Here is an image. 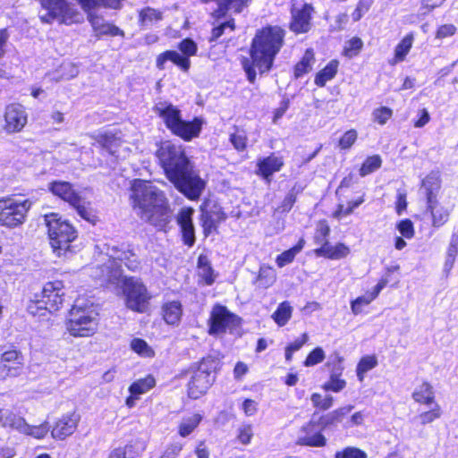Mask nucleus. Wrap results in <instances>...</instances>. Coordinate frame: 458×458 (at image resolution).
I'll return each instance as SVG.
<instances>
[{
	"label": "nucleus",
	"mask_w": 458,
	"mask_h": 458,
	"mask_svg": "<svg viewBox=\"0 0 458 458\" xmlns=\"http://www.w3.org/2000/svg\"><path fill=\"white\" fill-rule=\"evenodd\" d=\"M31 206L29 199L19 200L12 196L0 198V225L9 229L22 225Z\"/></svg>",
	"instance_id": "obj_14"
},
{
	"label": "nucleus",
	"mask_w": 458,
	"mask_h": 458,
	"mask_svg": "<svg viewBox=\"0 0 458 458\" xmlns=\"http://www.w3.org/2000/svg\"><path fill=\"white\" fill-rule=\"evenodd\" d=\"M221 365L218 357L208 354L193 363L188 369L181 371V377L191 373L187 383V395L190 399H199L208 393L215 382L216 374L220 370Z\"/></svg>",
	"instance_id": "obj_5"
},
{
	"label": "nucleus",
	"mask_w": 458,
	"mask_h": 458,
	"mask_svg": "<svg viewBox=\"0 0 458 458\" xmlns=\"http://www.w3.org/2000/svg\"><path fill=\"white\" fill-rule=\"evenodd\" d=\"M130 199L138 216L157 232L167 233L171 229L173 210L165 193L148 185L147 181L135 179L131 182Z\"/></svg>",
	"instance_id": "obj_3"
},
{
	"label": "nucleus",
	"mask_w": 458,
	"mask_h": 458,
	"mask_svg": "<svg viewBox=\"0 0 458 458\" xmlns=\"http://www.w3.org/2000/svg\"><path fill=\"white\" fill-rule=\"evenodd\" d=\"M440 188V181L433 176H426L421 181V189L424 191L427 206L438 202L437 195Z\"/></svg>",
	"instance_id": "obj_36"
},
{
	"label": "nucleus",
	"mask_w": 458,
	"mask_h": 458,
	"mask_svg": "<svg viewBox=\"0 0 458 458\" xmlns=\"http://www.w3.org/2000/svg\"><path fill=\"white\" fill-rule=\"evenodd\" d=\"M121 288L127 309L136 313H145L148 310L152 295L141 278L124 276Z\"/></svg>",
	"instance_id": "obj_11"
},
{
	"label": "nucleus",
	"mask_w": 458,
	"mask_h": 458,
	"mask_svg": "<svg viewBox=\"0 0 458 458\" xmlns=\"http://www.w3.org/2000/svg\"><path fill=\"white\" fill-rule=\"evenodd\" d=\"M153 110L174 136L185 142L199 137L204 124L202 117L194 116L190 121L183 120L182 111L172 103L166 102L155 106Z\"/></svg>",
	"instance_id": "obj_4"
},
{
	"label": "nucleus",
	"mask_w": 458,
	"mask_h": 458,
	"mask_svg": "<svg viewBox=\"0 0 458 458\" xmlns=\"http://www.w3.org/2000/svg\"><path fill=\"white\" fill-rule=\"evenodd\" d=\"M194 208L183 207L180 208L176 216V223L180 228L182 243L191 248L196 242L195 226L193 223Z\"/></svg>",
	"instance_id": "obj_22"
},
{
	"label": "nucleus",
	"mask_w": 458,
	"mask_h": 458,
	"mask_svg": "<svg viewBox=\"0 0 458 458\" xmlns=\"http://www.w3.org/2000/svg\"><path fill=\"white\" fill-rule=\"evenodd\" d=\"M131 349L140 357L154 358V349L142 338L135 337L130 343Z\"/></svg>",
	"instance_id": "obj_44"
},
{
	"label": "nucleus",
	"mask_w": 458,
	"mask_h": 458,
	"mask_svg": "<svg viewBox=\"0 0 458 458\" xmlns=\"http://www.w3.org/2000/svg\"><path fill=\"white\" fill-rule=\"evenodd\" d=\"M365 201V193H362L360 196L352 199L347 203L345 207L344 204H337L335 211L332 213V216L335 219H341L347 216L352 215L354 210L359 208Z\"/></svg>",
	"instance_id": "obj_40"
},
{
	"label": "nucleus",
	"mask_w": 458,
	"mask_h": 458,
	"mask_svg": "<svg viewBox=\"0 0 458 458\" xmlns=\"http://www.w3.org/2000/svg\"><path fill=\"white\" fill-rule=\"evenodd\" d=\"M81 421V415L72 411L61 415L51 427V437L58 441H63L74 434Z\"/></svg>",
	"instance_id": "obj_19"
},
{
	"label": "nucleus",
	"mask_w": 458,
	"mask_h": 458,
	"mask_svg": "<svg viewBox=\"0 0 458 458\" xmlns=\"http://www.w3.org/2000/svg\"><path fill=\"white\" fill-rule=\"evenodd\" d=\"M293 315V307L290 302L284 301L279 303L271 318L278 327L285 326L291 319Z\"/></svg>",
	"instance_id": "obj_41"
},
{
	"label": "nucleus",
	"mask_w": 458,
	"mask_h": 458,
	"mask_svg": "<svg viewBox=\"0 0 458 458\" xmlns=\"http://www.w3.org/2000/svg\"><path fill=\"white\" fill-rule=\"evenodd\" d=\"M309 334L304 332L294 341L289 343L284 348L285 360L290 362L295 352L301 350L309 341Z\"/></svg>",
	"instance_id": "obj_49"
},
{
	"label": "nucleus",
	"mask_w": 458,
	"mask_h": 458,
	"mask_svg": "<svg viewBox=\"0 0 458 458\" xmlns=\"http://www.w3.org/2000/svg\"><path fill=\"white\" fill-rule=\"evenodd\" d=\"M3 117V130L7 134L21 132L28 123L26 108L20 103H10L6 105Z\"/></svg>",
	"instance_id": "obj_18"
},
{
	"label": "nucleus",
	"mask_w": 458,
	"mask_h": 458,
	"mask_svg": "<svg viewBox=\"0 0 458 458\" xmlns=\"http://www.w3.org/2000/svg\"><path fill=\"white\" fill-rule=\"evenodd\" d=\"M120 134L121 131L114 132L106 131L91 134L90 138L94 140V144H96L98 148L114 156L123 141Z\"/></svg>",
	"instance_id": "obj_25"
},
{
	"label": "nucleus",
	"mask_w": 458,
	"mask_h": 458,
	"mask_svg": "<svg viewBox=\"0 0 458 458\" xmlns=\"http://www.w3.org/2000/svg\"><path fill=\"white\" fill-rule=\"evenodd\" d=\"M358 140V131L355 129L347 130L339 138L337 141V148L341 151H346L352 148Z\"/></svg>",
	"instance_id": "obj_55"
},
{
	"label": "nucleus",
	"mask_w": 458,
	"mask_h": 458,
	"mask_svg": "<svg viewBox=\"0 0 458 458\" xmlns=\"http://www.w3.org/2000/svg\"><path fill=\"white\" fill-rule=\"evenodd\" d=\"M326 358L324 350L321 347H315L306 356L302 364L304 367H313L321 363Z\"/></svg>",
	"instance_id": "obj_58"
},
{
	"label": "nucleus",
	"mask_w": 458,
	"mask_h": 458,
	"mask_svg": "<svg viewBox=\"0 0 458 458\" xmlns=\"http://www.w3.org/2000/svg\"><path fill=\"white\" fill-rule=\"evenodd\" d=\"M197 267L199 269V276L200 277L199 282L205 285H212L216 281V274L206 255L200 254L198 257Z\"/></svg>",
	"instance_id": "obj_35"
},
{
	"label": "nucleus",
	"mask_w": 458,
	"mask_h": 458,
	"mask_svg": "<svg viewBox=\"0 0 458 458\" xmlns=\"http://www.w3.org/2000/svg\"><path fill=\"white\" fill-rule=\"evenodd\" d=\"M167 61L172 62L184 72H187L191 68V60L174 50H165L157 55L156 58V67L160 71L164 70Z\"/></svg>",
	"instance_id": "obj_28"
},
{
	"label": "nucleus",
	"mask_w": 458,
	"mask_h": 458,
	"mask_svg": "<svg viewBox=\"0 0 458 458\" xmlns=\"http://www.w3.org/2000/svg\"><path fill=\"white\" fill-rule=\"evenodd\" d=\"M344 357L338 353L332 359L325 363V367L327 368L330 374H344Z\"/></svg>",
	"instance_id": "obj_63"
},
{
	"label": "nucleus",
	"mask_w": 458,
	"mask_h": 458,
	"mask_svg": "<svg viewBox=\"0 0 458 458\" xmlns=\"http://www.w3.org/2000/svg\"><path fill=\"white\" fill-rule=\"evenodd\" d=\"M50 430V427L47 422L38 426H31L26 423L22 434L30 436L36 439H43Z\"/></svg>",
	"instance_id": "obj_56"
},
{
	"label": "nucleus",
	"mask_w": 458,
	"mask_h": 458,
	"mask_svg": "<svg viewBox=\"0 0 458 458\" xmlns=\"http://www.w3.org/2000/svg\"><path fill=\"white\" fill-rule=\"evenodd\" d=\"M382 162V158L378 154L368 156L360 166L359 174L364 177L374 173L381 167Z\"/></svg>",
	"instance_id": "obj_43"
},
{
	"label": "nucleus",
	"mask_w": 458,
	"mask_h": 458,
	"mask_svg": "<svg viewBox=\"0 0 458 458\" xmlns=\"http://www.w3.org/2000/svg\"><path fill=\"white\" fill-rule=\"evenodd\" d=\"M242 318L232 312L220 303L213 305L207 320L208 334L212 336H220L227 332L233 333L242 325Z\"/></svg>",
	"instance_id": "obj_15"
},
{
	"label": "nucleus",
	"mask_w": 458,
	"mask_h": 458,
	"mask_svg": "<svg viewBox=\"0 0 458 458\" xmlns=\"http://www.w3.org/2000/svg\"><path fill=\"white\" fill-rule=\"evenodd\" d=\"M229 30L231 32L234 31L236 29L235 20L232 17L228 18L226 21L219 23L218 25L213 27L211 29L209 41H216L220 37L225 34V30Z\"/></svg>",
	"instance_id": "obj_54"
},
{
	"label": "nucleus",
	"mask_w": 458,
	"mask_h": 458,
	"mask_svg": "<svg viewBox=\"0 0 458 458\" xmlns=\"http://www.w3.org/2000/svg\"><path fill=\"white\" fill-rule=\"evenodd\" d=\"M393 116V110L387 106H379L373 110L372 117L374 123L385 125Z\"/></svg>",
	"instance_id": "obj_60"
},
{
	"label": "nucleus",
	"mask_w": 458,
	"mask_h": 458,
	"mask_svg": "<svg viewBox=\"0 0 458 458\" xmlns=\"http://www.w3.org/2000/svg\"><path fill=\"white\" fill-rule=\"evenodd\" d=\"M203 417L199 413H194L191 417L184 418L177 427V433L181 437H186L192 434L199 426Z\"/></svg>",
	"instance_id": "obj_39"
},
{
	"label": "nucleus",
	"mask_w": 458,
	"mask_h": 458,
	"mask_svg": "<svg viewBox=\"0 0 458 458\" xmlns=\"http://www.w3.org/2000/svg\"><path fill=\"white\" fill-rule=\"evenodd\" d=\"M67 333L73 337L92 336L98 328V322L88 307L72 305L64 321Z\"/></svg>",
	"instance_id": "obj_13"
},
{
	"label": "nucleus",
	"mask_w": 458,
	"mask_h": 458,
	"mask_svg": "<svg viewBox=\"0 0 458 458\" xmlns=\"http://www.w3.org/2000/svg\"><path fill=\"white\" fill-rule=\"evenodd\" d=\"M42 8L47 13L40 17L43 23H51L59 19L60 23L72 25L79 21L80 13L68 0H39Z\"/></svg>",
	"instance_id": "obj_16"
},
{
	"label": "nucleus",
	"mask_w": 458,
	"mask_h": 458,
	"mask_svg": "<svg viewBox=\"0 0 458 458\" xmlns=\"http://www.w3.org/2000/svg\"><path fill=\"white\" fill-rule=\"evenodd\" d=\"M48 191L55 197L68 203L83 220L93 225L99 221L98 211L91 202L86 200L70 182L52 181L48 183Z\"/></svg>",
	"instance_id": "obj_7"
},
{
	"label": "nucleus",
	"mask_w": 458,
	"mask_h": 458,
	"mask_svg": "<svg viewBox=\"0 0 458 458\" xmlns=\"http://www.w3.org/2000/svg\"><path fill=\"white\" fill-rule=\"evenodd\" d=\"M334 458H368V454L360 448L347 446L341 451H337Z\"/></svg>",
	"instance_id": "obj_59"
},
{
	"label": "nucleus",
	"mask_w": 458,
	"mask_h": 458,
	"mask_svg": "<svg viewBox=\"0 0 458 458\" xmlns=\"http://www.w3.org/2000/svg\"><path fill=\"white\" fill-rule=\"evenodd\" d=\"M313 13L314 7L308 3L300 8H292L289 30L296 35L308 33L311 29Z\"/></svg>",
	"instance_id": "obj_21"
},
{
	"label": "nucleus",
	"mask_w": 458,
	"mask_h": 458,
	"mask_svg": "<svg viewBox=\"0 0 458 458\" xmlns=\"http://www.w3.org/2000/svg\"><path fill=\"white\" fill-rule=\"evenodd\" d=\"M297 196H298V191H295L294 189H292L284 196V198L283 199L281 203L277 206L276 210L281 214L289 213L297 201Z\"/></svg>",
	"instance_id": "obj_57"
},
{
	"label": "nucleus",
	"mask_w": 458,
	"mask_h": 458,
	"mask_svg": "<svg viewBox=\"0 0 458 458\" xmlns=\"http://www.w3.org/2000/svg\"><path fill=\"white\" fill-rule=\"evenodd\" d=\"M183 448L181 443L168 445L159 458H177Z\"/></svg>",
	"instance_id": "obj_64"
},
{
	"label": "nucleus",
	"mask_w": 458,
	"mask_h": 458,
	"mask_svg": "<svg viewBox=\"0 0 458 458\" xmlns=\"http://www.w3.org/2000/svg\"><path fill=\"white\" fill-rule=\"evenodd\" d=\"M310 401L313 407L319 411L329 410L335 403V399L332 395L327 394L323 396L320 393H312L310 394Z\"/></svg>",
	"instance_id": "obj_53"
},
{
	"label": "nucleus",
	"mask_w": 458,
	"mask_h": 458,
	"mask_svg": "<svg viewBox=\"0 0 458 458\" xmlns=\"http://www.w3.org/2000/svg\"><path fill=\"white\" fill-rule=\"evenodd\" d=\"M159 166L166 179L191 201H198L207 182L194 170L185 148L179 143L167 140L160 141L155 152Z\"/></svg>",
	"instance_id": "obj_1"
},
{
	"label": "nucleus",
	"mask_w": 458,
	"mask_h": 458,
	"mask_svg": "<svg viewBox=\"0 0 458 458\" xmlns=\"http://www.w3.org/2000/svg\"><path fill=\"white\" fill-rule=\"evenodd\" d=\"M346 386L347 382L343 378V374H330L328 380L321 386V388L326 392L339 393Z\"/></svg>",
	"instance_id": "obj_45"
},
{
	"label": "nucleus",
	"mask_w": 458,
	"mask_h": 458,
	"mask_svg": "<svg viewBox=\"0 0 458 458\" xmlns=\"http://www.w3.org/2000/svg\"><path fill=\"white\" fill-rule=\"evenodd\" d=\"M315 62L314 50L307 48L301 59L293 66V78L298 80L310 73L313 69Z\"/></svg>",
	"instance_id": "obj_31"
},
{
	"label": "nucleus",
	"mask_w": 458,
	"mask_h": 458,
	"mask_svg": "<svg viewBox=\"0 0 458 458\" xmlns=\"http://www.w3.org/2000/svg\"><path fill=\"white\" fill-rule=\"evenodd\" d=\"M43 220L53 252L58 257L72 252V243L78 238L76 227L56 212L45 214Z\"/></svg>",
	"instance_id": "obj_6"
},
{
	"label": "nucleus",
	"mask_w": 458,
	"mask_h": 458,
	"mask_svg": "<svg viewBox=\"0 0 458 458\" xmlns=\"http://www.w3.org/2000/svg\"><path fill=\"white\" fill-rule=\"evenodd\" d=\"M340 62L337 59L330 60L325 67L320 69L314 76V83L318 88L326 86L327 82L332 81L337 74Z\"/></svg>",
	"instance_id": "obj_34"
},
{
	"label": "nucleus",
	"mask_w": 458,
	"mask_h": 458,
	"mask_svg": "<svg viewBox=\"0 0 458 458\" xmlns=\"http://www.w3.org/2000/svg\"><path fill=\"white\" fill-rule=\"evenodd\" d=\"M414 38L415 35L412 31L403 37L394 47L393 58L389 61L391 65L402 63L406 59V56L413 46Z\"/></svg>",
	"instance_id": "obj_33"
},
{
	"label": "nucleus",
	"mask_w": 458,
	"mask_h": 458,
	"mask_svg": "<svg viewBox=\"0 0 458 458\" xmlns=\"http://www.w3.org/2000/svg\"><path fill=\"white\" fill-rule=\"evenodd\" d=\"M81 8L88 13L87 18L90 23L94 35L100 38L104 36L124 38L125 33L114 23L106 22L101 15L90 13L98 5L111 9H120L123 0H77Z\"/></svg>",
	"instance_id": "obj_9"
},
{
	"label": "nucleus",
	"mask_w": 458,
	"mask_h": 458,
	"mask_svg": "<svg viewBox=\"0 0 458 458\" xmlns=\"http://www.w3.org/2000/svg\"><path fill=\"white\" fill-rule=\"evenodd\" d=\"M24 365L21 351L12 347L0 356V378L14 377L21 375Z\"/></svg>",
	"instance_id": "obj_20"
},
{
	"label": "nucleus",
	"mask_w": 458,
	"mask_h": 458,
	"mask_svg": "<svg viewBox=\"0 0 458 458\" xmlns=\"http://www.w3.org/2000/svg\"><path fill=\"white\" fill-rule=\"evenodd\" d=\"M331 233L328 222L320 219L316 224L313 234V242L318 245L313 252L317 257H322L331 260L345 259L351 252L350 248L344 242H338L331 245L328 238Z\"/></svg>",
	"instance_id": "obj_12"
},
{
	"label": "nucleus",
	"mask_w": 458,
	"mask_h": 458,
	"mask_svg": "<svg viewBox=\"0 0 458 458\" xmlns=\"http://www.w3.org/2000/svg\"><path fill=\"white\" fill-rule=\"evenodd\" d=\"M285 30L280 25L267 24L256 30L249 48L248 56L241 59V65L247 81L254 84L258 75L268 73L285 43Z\"/></svg>",
	"instance_id": "obj_2"
},
{
	"label": "nucleus",
	"mask_w": 458,
	"mask_h": 458,
	"mask_svg": "<svg viewBox=\"0 0 458 458\" xmlns=\"http://www.w3.org/2000/svg\"><path fill=\"white\" fill-rule=\"evenodd\" d=\"M388 279L382 277L378 280L377 284L373 287L372 291L365 296H359L351 301V310L354 315L361 313V305H369L371 301L376 300L380 292L387 285Z\"/></svg>",
	"instance_id": "obj_29"
},
{
	"label": "nucleus",
	"mask_w": 458,
	"mask_h": 458,
	"mask_svg": "<svg viewBox=\"0 0 458 458\" xmlns=\"http://www.w3.org/2000/svg\"><path fill=\"white\" fill-rule=\"evenodd\" d=\"M378 364L376 355H365L362 356L356 366V375L358 380L362 382L365 378V374L376 368Z\"/></svg>",
	"instance_id": "obj_42"
},
{
	"label": "nucleus",
	"mask_w": 458,
	"mask_h": 458,
	"mask_svg": "<svg viewBox=\"0 0 458 458\" xmlns=\"http://www.w3.org/2000/svg\"><path fill=\"white\" fill-rule=\"evenodd\" d=\"M411 398L418 405L428 407V410L421 411L416 416L420 426L425 427L441 419L443 409L436 399V393L430 382L423 380L412 391Z\"/></svg>",
	"instance_id": "obj_10"
},
{
	"label": "nucleus",
	"mask_w": 458,
	"mask_h": 458,
	"mask_svg": "<svg viewBox=\"0 0 458 458\" xmlns=\"http://www.w3.org/2000/svg\"><path fill=\"white\" fill-rule=\"evenodd\" d=\"M276 281L275 273L270 267L262 266L259 267L256 282L259 283V287L267 289Z\"/></svg>",
	"instance_id": "obj_51"
},
{
	"label": "nucleus",
	"mask_w": 458,
	"mask_h": 458,
	"mask_svg": "<svg viewBox=\"0 0 458 458\" xmlns=\"http://www.w3.org/2000/svg\"><path fill=\"white\" fill-rule=\"evenodd\" d=\"M183 315V307L179 300L165 301L160 306V317L168 326L177 327L180 325Z\"/></svg>",
	"instance_id": "obj_27"
},
{
	"label": "nucleus",
	"mask_w": 458,
	"mask_h": 458,
	"mask_svg": "<svg viewBox=\"0 0 458 458\" xmlns=\"http://www.w3.org/2000/svg\"><path fill=\"white\" fill-rule=\"evenodd\" d=\"M302 435L298 438L297 444L310 447H324L327 445V438L322 434L321 428L315 419V413L312 418L306 422L301 428Z\"/></svg>",
	"instance_id": "obj_23"
},
{
	"label": "nucleus",
	"mask_w": 458,
	"mask_h": 458,
	"mask_svg": "<svg viewBox=\"0 0 458 458\" xmlns=\"http://www.w3.org/2000/svg\"><path fill=\"white\" fill-rule=\"evenodd\" d=\"M426 208L430 214L431 225L434 228H440L449 221L452 208L443 206L439 201Z\"/></svg>",
	"instance_id": "obj_32"
},
{
	"label": "nucleus",
	"mask_w": 458,
	"mask_h": 458,
	"mask_svg": "<svg viewBox=\"0 0 458 458\" xmlns=\"http://www.w3.org/2000/svg\"><path fill=\"white\" fill-rule=\"evenodd\" d=\"M396 228L403 237L411 239L415 235V229L412 221L410 218L400 220L396 224Z\"/></svg>",
	"instance_id": "obj_62"
},
{
	"label": "nucleus",
	"mask_w": 458,
	"mask_h": 458,
	"mask_svg": "<svg viewBox=\"0 0 458 458\" xmlns=\"http://www.w3.org/2000/svg\"><path fill=\"white\" fill-rule=\"evenodd\" d=\"M140 454V452L136 449L135 445L128 443L123 446L112 449L107 458H136Z\"/></svg>",
	"instance_id": "obj_46"
},
{
	"label": "nucleus",
	"mask_w": 458,
	"mask_h": 458,
	"mask_svg": "<svg viewBox=\"0 0 458 458\" xmlns=\"http://www.w3.org/2000/svg\"><path fill=\"white\" fill-rule=\"evenodd\" d=\"M352 408L353 406L352 405L337 408L328 413L321 414L316 421L321 430L335 427L343 421L344 417L347 415Z\"/></svg>",
	"instance_id": "obj_30"
},
{
	"label": "nucleus",
	"mask_w": 458,
	"mask_h": 458,
	"mask_svg": "<svg viewBox=\"0 0 458 458\" xmlns=\"http://www.w3.org/2000/svg\"><path fill=\"white\" fill-rule=\"evenodd\" d=\"M64 284L62 280L47 282L39 293H36L27 306L32 316L43 317L62 309L64 302Z\"/></svg>",
	"instance_id": "obj_8"
},
{
	"label": "nucleus",
	"mask_w": 458,
	"mask_h": 458,
	"mask_svg": "<svg viewBox=\"0 0 458 458\" xmlns=\"http://www.w3.org/2000/svg\"><path fill=\"white\" fill-rule=\"evenodd\" d=\"M161 20H163V13L157 9L147 6L139 12V23L140 25L157 22Z\"/></svg>",
	"instance_id": "obj_48"
},
{
	"label": "nucleus",
	"mask_w": 458,
	"mask_h": 458,
	"mask_svg": "<svg viewBox=\"0 0 458 458\" xmlns=\"http://www.w3.org/2000/svg\"><path fill=\"white\" fill-rule=\"evenodd\" d=\"M178 48L182 53V55L187 56L189 59L191 56L196 55L198 52V46L191 38H185L181 40L178 44Z\"/></svg>",
	"instance_id": "obj_61"
},
{
	"label": "nucleus",
	"mask_w": 458,
	"mask_h": 458,
	"mask_svg": "<svg viewBox=\"0 0 458 458\" xmlns=\"http://www.w3.org/2000/svg\"><path fill=\"white\" fill-rule=\"evenodd\" d=\"M250 2L251 0H221L218 6L212 11L210 16L218 21L227 18L229 13L239 14L248 8Z\"/></svg>",
	"instance_id": "obj_26"
},
{
	"label": "nucleus",
	"mask_w": 458,
	"mask_h": 458,
	"mask_svg": "<svg viewBox=\"0 0 458 458\" xmlns=\"http://www.w3.org/2000/svg\"><path fill=\"white\" fill-rule=\"evenodd\" d=\"M229 141L238 152H243L248 147V135L246 131L235 126V130L229 136Z\"/></svg>",
	"instance_id": "obj_47"
},
{
	"label": "nucleus",
	"mask_w": 458,
	"mask_h": 458,
	"mask_svg": "<svg viewBox=\"0 0 458 458\" xmlns=\"http://www.w3.org/2000/svg\"><path fill=\"white\" fill-rule=\"evenodd\" d=\"M26 423L27 422L23 417L11 411L5 416L4 419L3 418L1 426L22 433Z\"/></svg>",
	"instance_id": "obj_50"
},
{
	"label": "nucleus",
	"mask_w": 458,
	"mask_h": 458,
	"mask_svg": "<svg viewBox=\"0 0 458 458\" xmlns=\"http://www.w3.org/2000/svg\"><path fill=\"white\" fill-rule=\"evenodd\" d=\"M255 437L254 427L250 422H242L234 432L233 441L243 446L250 445Z\"/></svg>",
	"instance_id": "obj_37"
},
{
	"label": "nucleus",
	"mask_w": 458,
	"mask_h": 458,
	"mask_svg": "<svg viewBox=\"0 0 458 458\" xmlns=\"http://www.w3.org/2000/svg\"><path fill=\"white\" fill-rule=\"evenodd\" d=\"M284 166V157L272 152L268 156L257 160L255 174L269 183L272 181L273 174L280 172Z\"/></svg>",
	"instance_id": "obj_24"
},
{
	"label": "nucleus",
	"mask_w": 458,
	"mask_h": 458,
	"mask_svg": "<svg viewBox=\"0 0 458 458\" xmlns=\"http://www.w3.org/2000/svg\"><path fill=\"white\" fill-rule=\"evenodd\" d=\"M208 200L206 199L199 207V221L205 237L217 233L219 225L227 219V214L220 205L214 203L208 209Z\"/></svg>",
	"instance_id": "obj_17"
},
{
	"label": "nucleus",
	"mask_w": 458,
	"mask_h": 458,
	"mask_svg": "<svg viewBox=\"0 0 458 458\" xmlns=\"http://www.w3.org/2000/svg\"><path fill=\"white\" fill-rule=\"evenodd\" d=\"M363 48V41L359 37H352L347 40L343 48L342 55L347 58H353L360 55Z\"/></svg>",
	"instance_id": "obj_52"
},
{
	"label": "nucleus",
	"mask_w": 458,
	"mask_h": 458,
	"mask_svg": "<svg viewBox=\"0 0 458 458\" xmlns=\"http://www.w3.org/2000/svg\"><path fill=\"white\" fill-rule=\"evenodd\" d=\"M157 381L152 374H148L146 377L142 378H139L133 381L128 391L131 394H137L140 396L141 394L150 391L156 386Z\"/></svg>",
	"instance_id": "obj_38"
}]
</instances>
